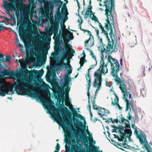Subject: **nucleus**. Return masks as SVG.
Instances as JSON below:
<instances>
[{
	"instance_id": "f257e3e1",
	"label": "nucleus",
	"mask_w": 152,
	"mask_h": 152,
	"mask_svg": "<svg viewBox=\"0 0 152 152\" xmlns=\"http://www.w3.org/2000/svg\"><path fill=\"white\" fill-rule=\"evenodd\" d=\"M107 62H109L111 64V69H112L111 72V75L114 77H115V82L118 84H120V88L122 92L124 94L123 99L125 102H126L125 111H128L129 108L130 110H134L133 105L131 102V94L126 91V86L124 82L121 81V79L118 75L117 73L120 69V65L118 61L115 59L112 58L111 56H109Z\"/></svg>"
},
{
	"instance_id": "f03ea898",
	"label": "nucleus",
	"mask_w": 152,
	"mask_h": 152,
	"mask_svg": "<svg viewBox=\"0 0 152 152\" xmlns=\"http://www.w3.org/2000/svg\"><path fill=\"white\" fill-rule=\"evenodd\" d=\"M26 0H14V5L16 4V7L18 10L16 12L17 16H20L18 23L22 22L24 24H27L30 22L29 19L30 14V9L26 4L20 3L21 1H26Z\"/></svg>"
},
{
	"instance_id": "7ed1b4c3",
	"label": "nucleus",
	"mask_w": 152,
	"mask_h": 152,
	"mask_svg": "<svg viewBox=\"0 0 152 152\" xmlns=\"http://www.w3.org/2000/svg\"><path fill=\"white\" fill-rule=\"evenodd\" d=\"M108 0H99L100 3L103 2L104 3L103 5L105 6L106 9L105 15L107 17L106 20H108L111 23H113V15L114 14L115 10L114 9V3L113 0H110L111 2V5L110 6V1H107Z\"/></svg>"
},
{
	"instance_id": "20e7f679",
	"label": "nucleus",
	"mask_w": 152,
	"mask_h": 152,
	"mask_svg": "<svg viewBox=\"0 0 152 152\" xmlns=\"http://www.w3.org/2000/svg\"><path fill=\"white\" fill-rule=\"evenodd\" d=\"M132 128L134 129V134L136 136L137 138L139 139L140 144L143 145L142 148H145L147 151V149H151L152 148L148 143L146 136L144 133L138 128L139 130L138 131L137 127L134 125H132Z\"/></svg>"
},
{
	"instance_id": "39448f33",
	"label": "nucleus",
	"mask_w": 152,
	"mask_h": 152,
	"mask_svg": "<svg viewBox=\"0 0 152 152\" xmlns=\"http://www.w3.org/2000/svg\"><path fill=\"white\" fill-rule=\"evenodd\" d=\"M106 21L107 23L105 24V27L107 31H108L109 30L110 31L109 35L111 41H110V39H109L108 35L107 36L106 35H105V36L108 42V45L109 47V48L111 49H112L114 44V42H116V39L115 36L113 33L112 25L114 27V22H113V23H111V22H110V21L108 20H106Z\"/></svg>"
},
{
	"instance_id": "423d86ee",
	"label": "nucleus",
	"mask_w": 152,
	"mask_h": 152,
	"mask_svg": "<svg viewBox=\"0 0 152 152\" xmlns=\"http://www.w3.org/2000/svg\"><path fill=\"white\" fill-rule=\"evenodd\" d=\"M102 73L104 74V75L106 73H105V69L99 68L94 73V76L96 77V78L94 80L93 86L94 87H97L96 91L99 90L100 88L101 87L102 80Z\"/></svg>"
},
{
	"instance_id": "0eeeda50",
	"label": "nucleus",
	"mask_w": 152,
	"mask_h": 152,
	"mask_svg": "<svg viewBox=\"0 0 152 152\" xmlns=\"http://www.w3.org/2000/svg\"><path fill=\"white\" fill-rule=\"evenodd\" d=\"M77 118H80L82 120H84L85 121V119L84 117L81 115L80 114L78 113L76 111L75 113V114L73 115L72 118V120L75 125L76 129L73 128V131L74 132H76L77 130L80 131L77 129L78 128H83V122L79 121L78 119ZM86 123V122H85Z\"/></svg>"
},
{
	"instance_id": "6e6552de",
	"label": "nucleus",
	"mask_w": 152,
	"mask_h": 152,
	"mask_svg": "<svg viewBox=\"0 0 152 152\" xmlns=\"http://www.w3.org/2000/svg\"><path fill=\"white\" fill-rule=\"evenodd\" d=\"M30 86L29 83L24 82L22 84L21 86L18 85L15 86V90L18 95H24L29 93V91L25 90V88H28Z\"/></svg>"
},
{
	"instance_id": "1a4fd4ad",
	"label": "nucleus",
	"mask_w": 152,
	"mask_h": 152,
	"mask_svg": "<svg viewBox=\"0 0 152 152\" xmlns=\"http://www.w3.org/2000/svg\"><path fill=\"white\" fill-rule=\"evenodd\" d=\"M53 118L54 119H56L58 121L57 122L61 124L66 134H68L70 131H72L69 127L68 128L66 126L65 123L62 120L60 115L56 114L55 113H53Z\"/></svg>"
},
{
	"instance_id": "9d476101",
	"label": "nucleus",
	"mask_w": 152,
	"mask_h": 152,
	"mask_svg": "<svg viewBox=\"0 0 152 152\" xmlns=\"http://www.w3.org/2000/svg\"><path fill=\"white\" fill-rule=\"evenodd\" d=\"M60 44V42L58 39H55V46L54 47V49L55 51L52 53L51 56L56 60H58L59 59V57L58 56V53L57 51H59L60 46H59V45Z\"/></svg>"
},
{
	"instance_id": "9b49d317",
	"label": "nucleus",
	"mask_w": 152,
	"mask_h": 152,
	"mask_svg": "<svg viewBox=\"0 0 152 152\" xmlns=\"http://www.w3.org/2000/svg\"><path fill=\"white\" fill-rule=\"evenodd\" d=\"M71 81V78H69L68 75L67 73L65 74L64 76V78H61L59 81L61 86L63 88H64V85L66 83H69Z\"/></svg>"
},
{
	"instance_id": "f8f14e48",
	"label": "nucleus",
	"mask_w": 152,
	"mask_h": 152,
	"mask_svg": "<svg viewBox=\"0 0 152 152\" xmlns=\"http://www.w3.org/2000/svg\"><path fill=\"white\" fill-rule=\"evenodd\" d=\"M12 58L8 56H6L2 54H0V62L5 65L6 62L9 63L11 61Z\"/></svg>"
},
{
	"instance_id": "ddd939ff",
	"label": "nucleus",
	"mask_w": 152,
	"mask_h": 152,
	"mask_svg": "<svg viewBox=\"0 0 152 152\" xmlns=\"http://www.w3.org/2000/svg\"><path fill=\"white\" fill-rule=\"evenodd\" d=\"M120 134L122 135L123 137V138H125L126 139V138H128L129 141H131V136L132 134V132L130 129H128L127 130H126L124 132H121L120 131Z\"/></svg>"
},
{
	"instance_id": "4468645a",
	"label": "nucleus",
	"mask_w": 152,
	"mask_h": 152,
	"mask_svg": "<svg viewBox=\"0 0 152 152\" xmlns=\"http://www.w3.org/2000/svg\"><path fill=\"white\" fill-rule=\"evenodd\" d=\"M96 64L97 62L95 64L92 65L90 66V68L88 70V73H86V78L87 81L88 82V86L87 87V89L88 91H89L91 84V81L89 74V71L91 69H93L94 67L95 66H96Z\"/></svg>"
},
{
	"instance_id": "2eb2a0df",
	"label": "nucleus",
	"mask_w": 152,
	"mask_h": 152,
	"mask_svg": "<svg viewBox=\"0 0 152 152\" xmlns=\"http://www.w3.org/2000/svg\"><path fill=\"white\" fill-rule=\"evenodd\" d=\"M1 62H0V74L5 75L7 74V75L8 76L11 75L12 72L10 71L9 70L7 69L4 68V66L2 65Z\"/></svg>"
},
{
	"instance_id": "dca6fc26",
	"label": "nucleus",
	"mask_w": 152,
	"mask_h": 152,
	"mask_svg": "<svg viewBox=\"0 0 152 152\" xmlns=\"http://www.w3.org/2000/svg\"><path fill=\"white\" fill-rule=\"evenodd\" d=\"M62 67L65 68L66 69L67 73L68 74H70L72 72V68L70 65L68 66L66 64L63 63L62 65H58L57 68L58 70H61Z\"/></svg>"
},
{
	"instance_id": "f3484780",
	"label": "nucleus",
	"mask_w": 152,
	"mask_h": 152,
	"mask_svg": "<svg viewBox=\"0 0 152 152\" xmlns=\"http://www.w3.org/2000/svg\"><path fill=\"white\" fill-rule=\"evenodd\" d=\"M61 115L63 117V119L64 120L65 122V123L66 125H68L69 124V118L70 119V120H71L72 118V115L70 113V116H68V115H67L65 113L64 111H61Z\"/></svg>"
},
{
	"instance_id": "a211bd4d",
	"label": "nucleus",
	"mask_w": 152,
	"mask_h": 152,
	"mask_svg": "<svg viewBox=\"0 0 152 152\" xmlns=\"http://www.w3.org/2000/svg\"><path fill=\"white\" fill-rule=\"evenodd\" d=\"M3 2L4 5H3V7L6 10V13L8 14L9 16L11 15L10 13V12L13 11L12 8L10 7L9 5L8 2L6 1H4Z\"/></svg>"
},
{
	"instance_id": "6ab92c4d",
	"label": "nucleus",
	"mask_w": 152,
	"mask_h": 152,
	"mask_svg": "<svg viewBox=\"0 0 152 152\" xmlns=\"http://www.w3.org/2000/svg\"><path fill=\"white\" fill-rule=\"evenodd\" d=\"M134 116L133 117L134 120L137 122L139 121L140 120L142 119L141 117L142 115H141V112L139 110L134 111Z\"/></svg>"
},
{
	"instance_id": "aec40b11",
	"label": "nucleus",
	"mask_w": 152,
	"mask_h": 152,
	"mask_svg": "<svg viewBox=\"0 0 152 152\" xmlns=\"http://www.w3.org/2000/svg\"><path fill=\"white\" fill-rule=\"evenodd\" d=\"M29 96L31 98L33 99H34L35 98L37 99H41V97L39 95V92L36 91H34L32 92H30L27 93Z\"/></svg>"
},
{
	"instance_id": "412c9836",
	"label": "nucleus",
	"mask_w": 152,
	"mask_h": 152,
	"mask_svg": "<svg viewBox=\"0 0 152 152\" xmlns=\"http://www.w3.org/2000/svg\"><path fill=\"white\" fill-rule=\"evenodd\" d=\"M94 43L93 37L92 35H91L88 40L85 41V46H89L91 47L94 45Z\"/></svg>"
},
{
	"instance_id": "4be33fe9",
	"label": "nucleus",
	"mask_w": 152,
	"mask_h": 152,
	"mask_svg": "<svg viewBox=\"0 0 152 152\" xmlns=\"http://www.w3.org/2000/svg\"><path fill=\"white\" fill-rule=\"evenodd\" d=\"M21 76L24 77H26V79L28 80H29L30 81H33L34 77L35 76L33 71H31L29 73L28 76H27L26 75H24L22 74L21 75Z\"/></svg>"
},
{
	"instance_id": "5701e85b",
	"label": "nucleus",
	"mask_w": 152,
	"mask_h": 152,
	"mask_svg": "<svg viewBox=\"0 0 152 152\" xmlns=\"http://www.w3.org/2000/svg\"><path fill=\"white\" fill-rule=\"evenodd\" d=\"M104 56H102L101 60L100 61V68H104L105 69V73H107L108 69L107 68V65L106 64H104V61L103 59Z\"/></svg>"
},
{
	"instance_id": "b1692460",
	"label": "nucleus",
	"mask_w": 152,
	"mask_h": 152,
	"mask_svg": "<svg viewBox=\"0 0 152 152\" xmlns=\"http://www.w3.org/2000/svg\"><path fill=\"white\" fill-rule=\"evenodd\" d=\"M83 55V56L80 58V61L79 62V63L80 64V66L81 67L83 65L84 63L83 61H85V62L87 61L85 59L86 54L84 50L83 51V53L81 54L80 56H82Z\"/></svg>"
},
{
	"instance_id": "393cba45",
	"label": "nucleus",
	"mask_w": 152,
	"mask_h": 152,
	"mask_svg": "<svg viewBox=\"0 0 152 152\" xmlns=\"http://www.w3.org/2000/svg\"><path fill=\"white\" fill-rule=\"evenodd\" d=\"M59 49H60L59 50V52H62L61 54V57L64 58H67L68 55L67 52L65 51L64 50V48L63 47H60Z\"/></svg>"
},
{
	"instance_id": "a878e982",
	"label": "nucleus",
	"mask_w": 152,
	"mask_h": 152,
	"mask_svg": "<svg viewBox=\"0 0 152 152\" xmlns=\"http://www.w3.org/2000/svg\"><path fill=\"white\" fill-rule=\"evenodd\" d=\"M19 35L20 36L21 39L22 38V36H23L26 32V30L23 27L20 26L19 27Z\"/></svg>"
},
{
	"instance_id": "bb28decb",
	"label": "nucleus",
	"mask_w": 152,
	"mask_h": 152,
	"mask_svg": "<svg viewBox=\"0 0 152 152\" xmlns=\"http://www.w3.org/2000/svg\"><path fill=\"white\" fill-rule=\"evenodd\" d=\"M114 102H113V101L112 102V104L114 106L115 105H117L119 108V109L121 110L122 109V107H120L118 104V99L117 96H116L115 98L114 99Z\"/></svg>"
},
{
	"instance_id": "cd10ccee",
	"label": "nucleus",
	"mask_w": 152,
	"mask_h": 152,
	"mask_svg": "<svg viewBox=\"0 0 152 152\" xmlns=\"http://www.w3.org/2000/svg\"><path fill=\"white\" fill-rule=\"evenodd\" d=\"M53 3L57 7H61L62 4L63 2L60 0H53Z\"/></svg>"
},
{
	"instance_id": "c85d7f7f",
	"label": "nucleus",
	"mask_w": 152,
	"mask_h": 152,
	"mask_svg": "<svg viewBox=\"0 0 152 152\" xmlns=\"http://www.w3.org/2000/svg\"><path fill=\"white\" fill-rule=\"evenodd\" d=\"M56 108L54 106H48L47 110L48 111H50L52 113H54L53 112L56 110Z\"/></svg>"
},
{
	"instance_id": "c756f323",
	"label": "nucleus",
	"mask_w": 152,
	"mask_h": 152,
	"mask_svg": "<svg viewBox=\"0 0 152 152\" xmlns=\"http://www.w3.org/2000/svg\"><path fill=\"white\" fill-rule=\"evenodd\" d=\"M68 33L66 36V38L69 40H71L73 39L74 37L72 33L69 30H67Z\"/></svg>"
},
{
	"instance_id": "7c9ffc66",
	"label": "nucleus",
	"mask_w": 152,
	"mask_h": 152,
	"mask_svg": "<svg viewBox=\"0 0 152 152\" xmlns=\"http://www.w3.org/2000/svg\"><path fill=\"white\" fill-rule=\"evenodd\" d=\"M93 28H94L95 29L96 32V36L97 37L98 39L99 40V42L100 43V45H103V43L102 42V38H100V37L99 36V30L97 29V28L96 29L94 27H93Z\"/></svg>"
},
{
	"instance_id": "2f4dec72",
	"label": "nucleus",
	"mask_w": 152,
	"mask_h": 152,
	"mask_svg": "<svg viewBox=\"0 0 152 152\" xmlns=\"http://www.w3.org/2000/svg\"><path fill=\"white\" fill-rule=\"evenodd\" d=\"M98 110L99 111V113H98V115H99L100 117L103 118L102 116L104 115L105 108L100 107Z\"/></svg>"
},
{
	"instance_id": "473e14b6",
	"label": "nucleus",
	"mask_w": 152,
	"mask_h": 152,
	"mask_svg": "<svg viewBox=\"0 0 152 152\" xmlns=\"http://www.w3.org/2000/svg\"><path fill=\"white\" fill-rule=\"evenodd\" d=\"M54 23L52 24V26L53 27V29H56L59 28V24L60 22L57 21V19H55L54 20Z\"/></svg>"
},
{
	"instance_id": "72a5a7b5",
	"label": "nucleus",
	"mask_w": 152,
	"mask_h": 152,
	"mask_svg": "<svg viewBox=\"0 0 152 152\" xmlns=\"http://www.w3.org/2000/svg\"><path fill=\"white\" fill-rule=\"evenodd\" d=\"M96 97H94V98L93 99H92V98H93V97H91V100L92 101V105H93V108L94 109V110H98L99 109V107H97V105L95 104V101L94 100V99Z\"/></svg>"
},
{
	"instance_id": "f704fd0d",
	"label": "nucleus",
	"mask_w": 152,
	"mask_h": 152,
	"mask_svg": "<svg viewBox=\"0 0 152 152\" xmlns=\"http://www.w3.org/2000/svg\"><path fill=\"white\" fill-rule=\"evenodd\" d=\"M98 23L99 24V26L102 31L101 33H104L105 35H107V36L108 34L107 32L104 30V27L102 26L101 23H100L99 22V23Z\"/></svg>"
},
{
	"instance_id": "c9c22d12",
	"label": "nucleus",
	"mask_w": 152,
	"mask_h": 152,
	"mask_svg": "<svg viewBox=\"0 0 152 152\" xmlns=\"http://www.w3.org/2000/svg\"><path fill=\"white\" fill-rule=\"evenodd\" d=\"M118 129H119V131H118L119 133H120V131L121 132H124L126 131V129H126L127 128H126V127H124L123 126H119L118 127Z\"/></svg>"
},
{
	"instance_id": "e433bc0d",
	"label": "nucleus",
	"mask_w": 152,
	"mask_h": 152,
	"mask_svg": "<svg viewBox=\"0 0 152 152\" xmlns=\"http://www.w3.org/2000/svg\"><path fill=\"white\" fill-rule=\"evenodd\" d=\"M6 92L4 88L1 86H0V96H4L5 95Z\"/></svg>"
},
{
	"instance_id": "4c0bfd02",
	"label": "nucleus",
	"mask_w": 152,
	"mask_h": 152,
	"mask_svg": "<svg viewBox=\"0 0 152 152\" xmlns=\"http://www.w3.org/2000/svg\"><path fill=\"white\" fill-rule=\"evenodd\" d=\"M92 14V13H91L89 11H86L84 15H84V18L87 19L88 17L91 18Z\"/></svg>"
},
{
	"instance_id": "58836bf2",
	"label": "nucleus",
	"mask_w": 152,
	"mask_h": 152,
	"mask_svg": "<svg viewBox=\"0 0 152 152\" xmlns=\"http://www.w3.org/2000/svg\"><path fill=\"white\" fill-rule=\"evenodd\" d=\"M61 17L62 16L61 13L60 14L56 13L55 16V18H56V17L57 18V21L59 22H60L61 19Z\"/></svg>"
},
{
	"instance_id": "ea45409f",
	"label": "nucleus",
	"mask_w": 152,
	"mask_h": 152,
	"mask_svg": "<svg viewBox=\"0 0 152 152\" xmlns=\"http://www.w3.org/2000/svg\"><path fill=\"white\" fill-rule=\"evenodd\" d=\"M61 10L62 12H64V13H62V15H64L68 14V12L67 11L66 12V10H67V7L66 5H65V6L63 5L62 6Z\"/></svg>"
},
{
	"instance_id": "a19ab883",
	"label": "nucleus",
	"mask_w": 152,
	"mask_h": 152,
	"mask_svg": "<svg viewBox=\"0 0 152 152\" xmlns=\"http://www.w3.org/2000/svg\"><path fill=\"white\" fill-rule=\"evenodd\" d=\"M69 83H66L64 84V87H65V90L66 92H69L70 90V87L69 86Z\"/></svg>"
},
{
	"instance_id": "79ce46f5",
	"label": "nucleus",
	"mask_w": 152,
	"mask_h": 152,
	"mask_svg": "<svg viewBox=\"0 0 152 152\" xmlns=\"http://www.w3.org/2000/svg\"><path fill=\"white\" fill-rule=\"evenodd\" d=\"M87 90H88V89H87ZM89 91H88L87 95H88V102L89 104L88 105L87 108H88V110H89L90 112H91V106H90V101H89V98H90V94H89Z\"/></svg>"
},
{
	"instance_id": "37998d69",
	"label": "nucleus",
	"mask_w": 152,
	"mask_h": 152,
	"mask_svg": "<svg viewBox=\"0 0 152 152\" xmlns=\"http://www.w3.org/2000/svg\"><path fill=\"white\" fill-rule=\"evenodd\" d=\"M45 103L46 105H48V106H49V105H52L54 104V102L53 101L50 100L49 101H46L45 102Z\"/></svg>"
},
{
	"instance_id": "c03bdc74",
	"label": "nucleus",
	"mask_w": 152,
	"mask_h": 152,
	"mask_svg": "<svg viewBox=\"0 0 152 152\" xmlns=\"http://www.w3.org/2000/svg\"><path fill=\"white\" fill-rule=\"evenodd\" d=\"M140 95H142V96L144 97L145 96L146 94L145 93V91L144 89H142L140 90Z\"/></svg>"
},
{
	"instance_id": "a18cd8bd",
	"label": "nucleus",
	"mask_w": 152,
	"mask_h": 152,
	"mask_svg": "<svg viewBox=\"0 0 152 152\" xmlns=\"http://www.w3.org/2000/svg\"><path fill=\"white\" fill-rule=\"evenodd\" d=\"M91 0H90V2H89V5H90L88 6L87 11H89V12H91V13H92V12L91 11L92 7V6H91Z\"/></svg>"
},
{
	"instance_id": "49530a36",
	"label": "nucleus",
	"mask_w": 152,
	"mask_h": 152,
	"mask_svg": "<svg viewBox=\"0 0 152 152\" xmlns=\"http://www.w3.org/2000/svg\"><path fill=\"white\" fill-rule=\"evenodd\" d=\"M25 48L26 52H28L29 50L31 48L30 47L29 45L28 44L25 45Z\"/></svg>"
},
{
	"instance_id": "de8ad7c7",
	"label": "nucleus",
	"mask_w": 152,
	"mask_h": 152,
	"mask_svg": "<svg viewBox=\"0 0 152 152\" xmlns=\"http://www.w3.org/2000/svg\"><path fill=\"white\" fill-rule=\"evenodd\" d=\"M30 54L31 56H33L34 55V50L33 48L32 47L30 49Z\"/></svg>"
},
{
	"instance_id": "09e8293b",
	"label": "nucleus",
	"mask_w": 152,
	"mask_h": 152,
	"mask_svg": "<svg viewBox=\"0 0 152 152\" xmlns=\"http://www.w3.org/2000/svg\"><path fill=\"white\" fill-rule=\"evenodd\" d=\"M103 120H105V122L107 123V124H109V123L112 122L113 121V120L112 118H108L107 120L106 121V119H105L104 118H103Z\"/></svg>"
},
{
	"instance_id": "8fccbe9b",
	"label": "nucleus",
	"mask_w": 152,
	"mask_h": 152,
	"mask_svg": "<svg viewBox=\"0 0 152 152\" xmlns=\"http://www.w3.org/2000/svg\"><path fill=\"white\" fill-rule=\"evenodd\" d=\"M124 124H125L126 126V128H127L128 129H129V128L130 129L129 125V121L128 120H126Z\"/></svg>"
},
{
	"instance_id": "3c124183",
	"label": "nucleus",
	"mask_w": 152,
	"mask_h": 152,
	"mask_svg": "<svg viewBox=\"0 0 152 152\" xmlns=\"http://www.w3.org/2000/svg\"><path fill=\"white\" fill-rule=\"evenodd\" d=\"M92 152H103L102 150H101L100 151H98V149H97V147L96 146H94V148H92Z\"/></svg>"
},
{
	"instance_id": "603ef678",
	"label": "nucleus",
	"mask_w": 152,
	"mask_h": 152,
	"mask_svg": "<svg viewBox=\"0 0 152 152\" xmlns=\"http://www.w3.org/2000/svg\"><path fill=\"white\" fill-rule=\"evenodd\" d=\"M111 127L113 128H114V129H113L112 132L117 133V132L116 130L118 129V127L115 126L114 125L112 126Z\"/></svg>"
},
{
	"instance_id": "864d4df0",
	"label": "nucleus",
	"mask_w": 152,
	"mask_h": 152,
	"mask_svg": "<svg viewBox=\"0 0 152 152\" xmlns=\"http://www.w3.org/2000/svg\"><path fill=\"white\" fill-rule=\"evenodd\" d=\"M76 144V143L74 141V142L72 143V145H71V149L72 150L75 151V145L77 146V145Z\"/></svg>"
},
{
	"instance_id": "5fc2aeb1",
	"label": "nucleus",
	"mask_w": 152,
	"mask_h": 152,
	"mask_svg": "<svg viewBox=\"0 0 152 152\" xmlns=\"http://www.w3.org/2000/svg\"><path fill=\"white\" fill-rule=\"evenodd\" d=\"M62 37L57 35V37L56 38V39H58L59 41H60V42H63L62 40Z\"/></svg>"
},
{
	"instance_id": "6e6d98bb",
	"label": "nucleus",
	"mask_w": 152,
	"mask_h": 152,
	"mask_svg": "<svg viewBox=\"0 0 152 152\" xmlns=\"http://www.w3.org/2000/svg\"><path fill=\"white\" fill-rule=\"evenodd\" d=\"M121 117H120L121 119V121H119L120 123H124V122L126 121V119L122 117V115H121Z\"/></svg>"
},
{
	"instance_id": "4d7b16f0",
	"label": "nucleus",
	"mask_w": 152,
	"mask_h": 152,
	"mask_svg": "<svg viewBox=\"0 0 152 152\" xmlns=\"http://www.w3.org/2000/svg\"><path fill=\"white\" fill-rule=\"evenodd\" d=\"M100 46L102 47L103 46V47L101 48V51L102 52V54L103 53H104V51L105 50V49L104 46V45L103 44V45H101L100 44Z\"/></svg>"
},
{
	"instance_id": "13d9d810",
	"label": "nucleus",
	"mask_w": 152,
	"mask_h": 152,
	"mask_svg": "<svg viewBox=\"0 0 152 152\" xmlns=\"http://www.w3.org/2000/svg\"><path fill=\"white\" fill-rule=\"evenodd\" d=\"M9 16L10 18V19L15 21L14 23L15 24V16L13 15H12L11 14L9 15Z\"/></svg>"
},
{
	"instance_id": "bf43d9fd",
	"label": "nucleus",
	"mask_w": 152,
	"mask_h": 152,
	"mask_svg": "<svg viewBox=\"0 0 152 152\" xmlns=\"http://www.w3.org/2000/svg\"><path fill=\"white\" fill-rule=\"evenodd\" d=\"M123 145H124V146H123V147H124V148H129V147H130V146L126 144L125 142H123Z\"/></svg>"
},
{
	"instance_id": "052dcab7",
	"label": "nucleus",
	"mask_w": 152,
	"mask_h": 152,
	"mask_svg": "<svg viewBox=\"0 0 152 152\" xmlns=\"http://www.w3.org/2000/svg\"><path fill=\"white\" fill-rule=\"evenodd\" d=\"M92 20H94L97 22L98 23H99V21L98 20V19L94 15H93V17L92 18Z\"/></svg>"
},
{
	"instance_id": "680f3d73",
	"label": "nucleus",
	"mask_w": 152,
	"mask_h": 152,
	"mask_svg": "<svg viewBox=\"0 0 152 152\" xmlns=\"http://www.w3.org/2000/svg\"><path fill=\"white\" fill-rule=\"evenodd\" d=\"M71 145V141H68L66 142L65 146L70 147Z\"/></svg>"
},
{
	"instance_id": "e2e57ef3",
	"label": "nucleus",
	"mask_w": 152,
	"mask_h": 152,
	"mask_svg": "<svg viewBox=\"0 0 152 152\" xmlns=\"http://www.w3.org/2000/svg\"><path fill=\"white\" fill-rule=\"evenodd\" d=\"M64 111L66 113H68L69 110H68V109H67V108L66 107L64 106V110L63 111Z\"/></svg>"
},
{
	"instance_id": "0e129e2a",
	"label": "nucleus",
	"mask_w": 152,
	"mask_h": 152,
	"mask_svg": "<svg viewBox=\"0 0 152 152\" xmlns=\"http://www.w3.org/2000/svg\"><path fill=\"white\" fill-rule=\"evenodd\" d=\"M34 74V75L35 76H37L39 75V73L38 71L37 70H34L33 71Z\"/></svg>"
},
{
	"instance_id": "69168bd1",
	"label": "nucleus",
	"mask_w": 152,
	"mask_h": 152,
	"mask_svg": "<svg viewBox=\"0 0 152 152\" xmlns=\"http://www.w3.org/2000/svg\"><path fill=\"white\" fill-rule=\"evenodd\" d=\"M39 72V75H42V74H43L44 71L42 69H41L40 70L38 71Z\"/></svg>"
},
{
	"instance_id": "338daca9",
	"label": "nucleus",
	"mask_w": 152,
	"mask_h": 152,
	"mask_svg": "<svg viewBox=\"0 0 152 152\" xmlns=\"http://www.w3.org/2000/svg\"><path fill=\"white\" fill-rule=\"evenodd\" d=\"M50 67L52 70L55 69L56 68L55 65L52 64H50Z\"/></svg>"
},
{
	"instance_id": "774afa93",
	"label": "nucleus",
	"mask_w": 152,
	"mask_h": 152,
	"mask_svg": "<svg viewBox=\"0 0 152 152\" xmlns=\"http://www.w3.org/2000/svg\"><path fill=\"white\" fill-rule=\"evenodd\" d=\"M48 3L49 4V5L51 8L54 7V4L53 3V2H50Z\"/></svg>"
}]
</instances>
